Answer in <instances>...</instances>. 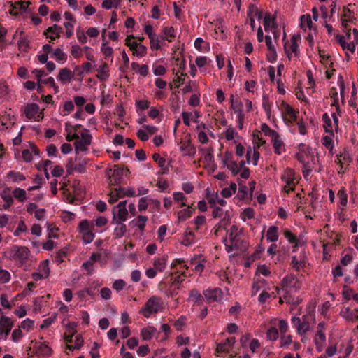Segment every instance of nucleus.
I'll return each instance as SVG.
<instances>
[{
    "instance_id": "58836bf2",
    "label": "nucleus",
    "mask_w": 358,
    "mask_h": 358,
    "mask_svg": "<svg viewBox=\"0 0 358 358\" xmlns=\"http://www.w3.org/2000/svg\"><path fill=\"white\" fill-rule=\"evenodd\" d=\"M13 194L20 201H24L26 199V191L23 189L17 187L13 190Z\"/></svg>"
},
{
    "instance_id": "f704fd0d",
    "label": "nucleus",
    "mask_w": 358,
    "mask_h": 358,
    "mask_svg": "<svg viewBox=\"0 0 358 358\" xmlns=\"http://www.w3.org/2000/svg\"><path fill=\"white\" fill-rule=\"evenodd\" d=\"M62 27L54 24L52 27H49L43 33L44 35H47L48 33H50L52 34H56L57 38H59L60 33L62 32Z\"/></svg>"
},
{
    "instance_id": "603ef678",
    "label": "nucleus",
    "mask_w": 358,
    "mask_h": 358,
    "mask_svg": "<svg viewBox=\"0 0 358 358\" xmlns=\"http://www.w3.org/2000/svg\"><path fill=\"white\" fill-rule=\"evenodd\" d=\"M226 166L231 171L234 176H236L240 172L238 164L234 160L227 164Z\"/></svg>"
},
{
    "instance_id": "f3484780",
    "label": "nucleus",
    "mask_w": 358,
    "mask_h": 358,
    "mask_svg": "<svg viewBox=\"0 0 358 358\" xmlns=\"http://www.w3.org/2000/svg\"><path fill=\"white\" fill-rule=\"evenodd\" d=\"M271 138L275 152L278 155L282 154L284 150V143L281 140L278 133L277 132Z\"/></svg>"
},
{
    "instance_id": "bb28decb",
    "label": "nucleus",
    "mask_w": 358,
    "mask_h": 358,
    "mask_svg": "<svg viewBox=\"0 0 358 358\" xmlns=\"http://www.w3.org/2000/svg\"><path fill=\"white\" fill-rule=\"evenodd\" d=\"M148 221V217L144 215H138L136 219L131 221L136 227H137L141 231H143L145 227V222Z\"/></svg>"
},
{
    "instance_id": "680f3d73",
    "label": "nucleus",
    "mask_w": 358,
    "mask_h": 358,
    "mask_svg": "<svg viewBox=\"0 0 358 358\" xmlns=\"http://www.w3.org/2000/svg\"><path fill=\"white\" fill-rule=\"evenodd\" d=\"M83 235V242L85 243V244H88V243H90L93 241L94 240V234L92 233V231H87L86 233H83L82 234Z\"/></svg>"
},
{
    "instance_id": "412c9836",
    "label": "nucleus",
    "mask_w": 358,
    "mask_h": 358,
    "mask_svg": "<svg viewBox=\"0 0 358 358\" xmlns=\"http://www.w3.org/2000/svg\"><path fill=\"white\" fill-rule=\"evenodd\" d=\"M278 227L274 225L270 227L266 233L267 240L274 243L278 241Z\"/></svg>"
},
{
    "instance_id": "1a4fd4ad",
    "label": "nucleus",
    "mask_w": 358,
    "mask_h": 358,
    "mask_svg": "<svg viewBox=\"0 0 358 358\" xmlns=\"http://www.w3.org/2000/svg\"><path fill=\"white\" fill-rule=\"evenodd\" d=\"M203 295L208 303L215 302L222 297V291L220 288L208 289L203 291Z\"/></svg>"
},
{
    "instance_id": "338daca9",
    "label": "nucleus",
    "mask_w": 358,
    "mask_h": 358,
    "mask_svg": "<svg viewBox=\"0 0 358 358\" xmlns=\"http://www.w3.org/2000/svg\"><path fill=\"white\" fill-rule=\"evenodd\" d=\"M27 230V226L23 220L19 222L18 225L15 231H14L15 236H19L20 233L24 232Z\"/></svg>"
},
{
    "instance_id": "9d476101",
    "label": "nucleus",
    "mask_w": 358,
    "mask_h": 358,
    "mask_svg": "<svg viewBox=\"0 0 358 358\" xmlns=\"http://www.w3.org/2000/svg\"><path fill=\"white\" fill-rule=\"evenodd\" d=\"M171 268L172 271H175L176 273L183 275V277H187L186 271L189 267L183 259H176L171 263Z\"/></svg>"
},
{
    "instance_id": "f03ea898",
    "label": "nucleus",
    "mask_w": 358,
    "mask_h": 358,
    "mask_svg": "<svg viewBox=\"0 0 358 358\" xmlns=\"http://www.w3.org/2000/svg\"><path fill=\"white\" fill-rule=\"evenodd\" d=\"M281 286L282 296L291 294L293 292H296L300 289V283L293 275H286L281 282Z\"/></svg>"
},
{
    "instance_id": "cd10ccee",
    "label": "nucleus",
    "mask_w": 358,
    "mask_h": 358,
    "mask_svg": "<svg viewBox=\"0 0 358 358\" xmlns=\"http://www.w3.org/2000/svg\"><path fill=\"white\" fill-rule=\"evenodd\" d=\"M92 69V64L90 62H85L83 64V65L80 66H76L75 68V71L78 72V75L79 76H83V73H87L90 72Z\"/></svg>"
},
{
    "instance_id": "a878e982",
    "label": "nucleus",
    "mask_w": 358,
    "mask_h": 358,
    "mask_svg": "<svg viewBox=\"0 0 358 358\" xmlns=\"http://www.w3.org/2000/svg\"><path fill=\"white\" fill-rule=\"evenodd\" d=\"M52 58H55L57 62L64 63L67 59V55L60 48L55 49L50 55Z\"/></svg>"
},
{
    "instance_id": "7c9ffc66",
    "label": "nucleus",
    "mask_w": 358,
    "mask_h": 358,
    "mask_svg": "<svg viewBox=\"0 0 358 358\" xmlns=\"http://www.w3.org/2000/svg\"><path fill=\"white\" fill-rule=\"evenodd\" d=\"M113 222L117 224V226L115 228V234L116 237L121 238L127 231L126 225L124 224H122V222H119L117 221Z\"/></svg>"
},
{
    "instance_id": "4c0bfd02",
    "label": "nucleus",
    "mask_w": 358,
    "mask_h": 358,
    "mask_svg": "<svg viewBox=\"0 0 358 358\" xmlns=\"http://www.w3.org/2000/svg\"><path fill=\"white\" fill-rule=\"evenodd\" d=\"M283 298L285 299L287 303L292 304L294 306H298L302 301L301 298H300L299 296L294 298L292 296V294L289 295H283Z\"/></svg>"
},
{
    "instance_id": "37998d69",
    "label": "nucleus",
    "mask_w": 358,
    "mask_h": 358,
    "mask_svg": "<svg viewBox=\"0 0 358 358\" xmlns=\"http://www.w3.org/2000/svg\"><path fill=\"white\" fill-rule=\"evenodd\" d=\"M74 109V104L72 101L69 100L64 102L62 110V115L65 116L73 111Z\"/></svg>"
},
{
    "instance_id": "473e14b6",
    "label": "nucleus",
    "mask_w": 358,
    "mask_h": 358,
    "mask_svg": "<svg viewBox=\"0 0 358 358\" xmlns=\"http://www.w3.org/2000/svg\"><path fill=\"white\" fill-rule=\"evenodd\" d=\"M156 329L152 327H148L141 330V335L144 340H150L156 331Z\"/></svg>"
},
{
    "instance_id": "5701e85b",
    "label": "nucleus",
    "mask_w": 358,
    "mask_h": 358,
    "mask_svg": "<svg viewBox=\"0 0 358 358\" xmlns=\"http://www.w3.org/2000/svg\"><path fill=\"white\" fill-rule=\"evenodd\" d=\"M248 17L255 16L258 20H261L263 17V12L258 9L256 5L250 4L247 12Z\"/></svg>"
},
{
    "instance_id": "e433bc0d",
    "label": "nucleus",
    "mask_w": 358,
    "mask_h": 358,
    "mask_svg": "<svg viewBox=\"0 0 358 358\" xmlns=\"http://www.w3.org/2000/svg\"><path fill=\"white\" fill-rule=\"evenodd\" d=\"M301 27L302 29H305L306 27H308L311 29L312 26V20L310 15H303L301 16Z\"/></svg>"
},
{
    "instance_id": "f257e3e1",
    "label": "nucleus",
    "mask_w": 358,
    "mask_h": 358,
    "mask_svg": "<svg viewBox=\"0 0 358 358\" xmlns=\"http://www.w3.org/2000/svg\"><path fill=\"white\" fill-rule=\"evenodd\" d=\"M129 173V169H124L120 167L119 165H114L113 169L108 168L106 170V173L108 176L110 180V184L113 185H117L122 182V176H127Z\"/></svg>"
},
{
    "instance_id": "393cba45",
    "label": "nucleus",
    "mask_w": 358,
    "mask_h": 358,
    "mask_svg": "<svg viewBox=\"0 0 358 358\" xmlns=\"http://www.w3.org/2000/svg\"><path fill=\"white\" fill-rule=\"evenodd\" d=\"M98 74L96 77L100 80L104 81L109 77V73L108 72V64L106 63H103L97 69Z\"/></svg>"
},
{
    "instance_id": "72a5a7b5",
    "label": "nucleus",
    "mask_w": 358,
    "mask_h": 358,
    "mask_svg": "<svg viewBox=\"0 0 358 358\" xmlns=\"http://www.w3.org/2000/svg\"><path fill=\"white\" fill-rule=\"evenodd\" d=\"M192 211L190 206H188L187 208L181 210L178 213V219L182 221L185 220L191 217Z\"/></svg>"
},
{
    "instance_id": "5fc2aeb1",
    "label": "nucleus",
    "mask_w": 358,
    "mask_h": 358,
    "mask_svg": "<svg viewBox=\"0 0 358 358\" xmlns=\"http://www.w3.org/2000/svg\"><path fill=\"white\" fill-rule=\"evenodd\" d=\"M83 48L78 45H73L71 47V55L76 59H79L82 55Z\"/></svg>"
},
{
    "instance_id": "e2e57ef3",
    "label": "nucleus",
    "mask_w": 358,
    "mask_h": 358,
    "mask_svg": "<svg viewBox=\"0 0 358 358\" xmlns=\"http://www.w3.org/2000/svg\"><path fill=\"white\" fill-rule=\"evenodd\" d=\"M262 107L264 110H269L272 107V102L269 100V98L266 94H264L262 96Z\"/></svg>"
},
{
    "instance_id": "c9c22d12",
    "label": "nucleus",
    "mask_w": 358,
    "mask_h": 358,
    "mask_svg": "<svg viewBox=\"0 0 358 358\" xmlns=\"http://www.w3.org/2000/svg\"><path fill=\"white\" fill-rule=\"evenodd\" d=\"M159 287H160V289H162L164 287H168V291L166 292L168 296L173 297L177 294L176 287H171V285H168L166 281H164V280L161 281L159 283Z\"/></svg>"
},
{
    "instance_id": "69168bd1",
    "label": "nucleus",
    "mask_w": 358,
    "mask_h": 358,
    "mask_svg": "<svg viewBox=\"0 0 358 358\" xmlns=\"http://www.w3.org/2000/svg\"><path fill=\"white\" fill-rule=\"evenodd\" d=\"M20 327L26 330H29L34 327V321L27 318L22 322Z\"/></svg>"
},
{
    "instance_id": "0e129e2a",
    "label": "nucleus",
    "mask_w": 358,
    "mask_h": 358,
    "mask_svg": "<svg viewBox=\"0 0 358 358\" xmlns=\"http://www.w3.org/2000/svg\"><path fill=\"white\" fill-rule=\"evenodd\" d=\"M153 73L155 76H163L166 73V69L162 65H153Z\"/></svg>"
},
{
    "instance_id": "7ed1b4c3",
    "label": "nucleus",
    "mask_w": 358,
    "mask_h": 358,
    "mask_svg": "<svg viewBox=\"0 0 358 358\" xmlns=\"http://www.w3.org/2000/svg\"><path fill=\"white\" fill-rule=\"evenodd\" d=\"M238 230V228L236 225H232L229 230V238L230 243L236 248H240L241 251H245L248 248V243L239 237Z\"/></svg>"
},
{
    "instance_id": "8fccbe9b",
    "label": "nucleus",
    "mask_w": 358,
    "mask_h": 358,
    "mask_svg": "<svg viewBox=\"0 0 358 358\" xmlns=\"http://www.w3.org/2000/svg\"><path fill=\"white\" fill-rule=\"evenodd\" d=\"M204 161L208 164L214 162V155L213 148H210L206 150H204Z\"/></svg>"
},
{
    "instance_id": "f8f14e48",
    "label": "nucleus",
    "mask_w": 358,
    "mask_h": 358,
    "mask_svg": "<svg viewBox=\"0 0 358 358\" xmlns=\"http://www.w3.org/2000/svg\"><path fill=\"white\" fill-rule=\"evenodd\" d=\"M168 255H164L160 257H155L153 259V266L157 271L163 272L167 265Z\"/></svg>"
},
{
    "instance_id": "423d86ee",
    "label": "nucleus",
    "mask_w": 358,
    "mask_h": 358,
    "mask_svg": "<svg viewBox=\"0 0 358 358\" xmlns=\"http://www.w3.org/2000/svg\"><path fill=\"white\" fill-rule=\"evenodd\" d=\"M13 327V322L10 318L7 316H2L0 318V339L6 340Z\"/></svg>"
},
{
    "instance_id": "b1692460",
    "label": "nucleus",
    "mask_w": 358,
    "mask_h": 358,
    "mask_svg": "<svg viewBox=\"0 0 358 358\" xmlns=\"http://www.w3.org/2000/svg\"><path fill=\"white\" fill-rule=\"evenodd\" d=\"M322 121L324 122V129L325 132L334 136L333 124L327 113L322 115Z\"/></svg>"
},
{
    "instance_id": "6e6d98bb",
    "label": "nucleus",
    "mask_w": 358,
    "mask_h": 358,
    "mask_svg": "<svg viewBox=\"0 0 358 358\" xmlns=\"http://www.w3.org/2000/svg\"><path fill=\"white\" fill-rule=\"evenodd\" d=\"M134 38V36L133 35L129 36L126 38V45L129 47L131 50L134 51L137 48L138 43L136 41H132V39Z\"/></svg>"
},
{
    "instance_id": "aec40b11",
    "label": "nucleus",
    "mask_w": 358,
    "mask_h": 358,
    "mask_svg": "<svg viewBox=\"0 0 358 358\" xmlns=\"http://www.w3.org/2000/svg\"><path fill=\"white\" fill-rule=\"evenodd\" d=\"M272 22V28L276 29L278 28L277 24L274 17H272L271 13H266L264 17V26L266 31H268L270 28V24Z\"/></svg>"
},
{
    "instance_id": "c85d7f7f",
    "label": "nucleus",
    "mask_w": 358,
    "mask_h": 358,
    "mask_svg": "<svg viewBox=\"0 0 358 358\" xmlns=\"http://www.w3.org/2000/svg\"><path fill=\"white\" fill-rule=\"evenodd\" d=\"M108 41L103 36V42L102 43L101 50L105 56V58L107 59L110 57L113 56V50L111 47L108 45Z\"/></svg>"
},
{
    "instance_id": "79ce46f5",
    "label": "nucleus",
    "mask_w": 358,
    "mask_h": 358,
    "mask_svg": "<svg viewBox=\"0 0 358 358\" xmlns=\"http://www.w3.org/2000/svg\"><path fill=\"white\" fill-rule=\"evenodd\" d=\"M81 141H83L87 145H90L92 139V135L89 133V130L83 129L80 134Z\"/></svg>"
},
{
    "instance_id": "3c124183",
    "label": "nucleus",
    "mask_w": 358,
    "mask_h": 358,
    "mask_svg": "<svg viewBox=\"0 0 358 358\" xmlns=\"http://www.w3.org/2000/svg\"><path fill=\"white\" fill-rule=\"evenodd\" d=\"M239 189L238 192V196L240 197L241 199H245L248 196V187L244 185L239 183Z\"/></svg>"
},
{
    "instance_id": "39448f33",
    "label": "nucleus",
    "mask_w": 358,
    "mask_h": 358,
    "mask_svg": "<svg viewBox=\"0 0 358 358\" xmlns=\"http://www.w3.org/2000/svg\"><path fill=\"white\" fill-rule=\"evenodd\" d=\"M292 322L296 328L299 334L303 335L310 330V324L308 320V316L303 315L302 320L298 317H292Z\"/></svg>"
},
{
    "instance_id": "6ab92c4d",
    "label": "nucleus",
    "mask_w": 358,
    "mask_h": 358,
    "mask_svg": "<svg viewBox=\"0 0 358 358\" xmlns=\"http://www.w3.org/2000/svg\"><path fill=\"white\" fill-rule=\"evenodd\" d=\"M84 341L81 335H77L73 339V344L66 345V350L73 352L74 350H79L83 345Z\"/></svg>"
},
{
    "instance_id": "ea45409f",
    "label": "nucleus",
    "mask_w": 358,
    "mask_h": 358,
    "mask_svg": "<svg viewBox=\"0 0 358 358\" xmlns=\"http://www.w3.org/2000/svg\"><path fill=\"white\" fill-rule=\"evenodd\" d=\"M79 232L80 234L86 233L87 231H91V227L90 222L87 220H82L78 225Z\"/></svg>"
},
{
    "instance_id": "bf43d9fd",
    "label": "nucleus",
    "mask_w": 358,
    "mask_h": 358,
    "mask_svg": "<svg viewBox=\"0 0 358 358\" xmlns=\"http://www.w3.org/2000/svg\"><path fill=\"white\" fill-rule=\"evenodd\" d=\"M150 103V101L148 100H138L136 101V106L137 108L144 110L149 108Z\"/></svg>"
},
{
    "instance_id": "ddd939ff",
    "label": "nucleus",
    "mask_w": 358,
    "mask_h": 358,
    "mask_svg": "<svg viewBox=\"0 0 358 358\" xmlns=\"http://www.w3.org/2000/svg\"><path fill=\"white\" fill-rule=\"evenodd\" d=\"M340 314L346 320L353 322L358 320V308L352 310L350 307H346L341 310Z\"/></svg>"
},
{
    "instance_id": "13d9d810",
    "label": "nucleus",
    "mask_w": 358,
    "mask_h": 358,
    "mask_svg": "<svg viewBox=\"0 0 358 358\" xmlns=\"http://www.w3.org/2000/svg\"><path fill=\"white\" fill-rule=\"evenodd\" d=\"M284 236L291 243L299 242L297 237L294 234H292L291 231H289V229H286L284 231Z\"/></svg>"
},
{
    "instance_id": "774afa93",
    "label": "nucleus",
    "mask_w": 358,
    "mask_h": 358,
    "mask_svg": "<svg viewBox=\"0 0 358 358\" xmlns=\"http://www.w3.org/2000/svg\"><path fill=\"white\" fill-rule=\"evenodd\" d=\"M147 48L143 45L138 43L137 48L134 50L137 56L142 57L146 54Z\"/></svg>"
},
{
    "instance_id": "864d4df0",
    "label": "nucleus",
    "mask_w": 358,
    "mask_h": 358,
    "mask_svg": "<svg viewBox=\"0 0 358 358\" xmlns=\"http://www.w3.org/2000/svg\"><path fill=\"white\" fill-rule=\"evenodd\" d=\"M261 130L266 136L272 137L277 133L275 131L271 129L266 123H263L261 125Z\"/></svg>"
},
{
    "instance_id": "de8ad7c7",
    "label": "nucleus",
    "mask_w": 358,
    "mask_h": 358,
    "mask_svg": "<svg viewBox=\"0 0 358 358\" xmlns=\"http://www.w3.org/2000/svg\"><path fill=\"white\" fill-rule=\"evenodd\" d=\"M314 341L317 346L320 343H322L326 341V335L322 329H317Z\"/></svg>"
},
{
    "instance_id": "20e7f679",
    "label": "nucleus",
    "mask_w": 358,
    "mask_h": 358,
    "mask_svg": "<svg viewBox=\"0 0 358 358\" xmlns=\"http://www.w3.org/2000/svg\"><path fill=\"white\" fill-rule=\"evenodd\" d=\"M160 308L161 299L157 296H152L146 302L142 313L145 317H149L151 314L158 312Z\"/></svg>"
},
{
    "instance_id": "c756f323",
    "label": "nucleus",
    "mask_w": 358,
    "mask_h": 358,
    "mask_svg": "<svg viewBox=\"0 0 358 358\" xmlns=\"http://www.w3.org/2000/svg\"><path fill=\"white\" fill-rule=\"evenodd\" d=\"M7 177L15 182H20L25 180V176L22 173L14 171H9L7 173Z\"/></svg>"
},
{
    "instance_id": "6e6552de",
    "label": "nucleus",
    "mask_w": 358,
    "mask_h": 358,
    "mask_svg": "<svg viewBox=\"0 0 358 358\" xmlns=\"http://www.w3.org/2000/svg\"><path fill=\"white\" fill-rule=\"evenodd\" d=\"M167 276H166L164 279V281L168 280L166 283L170 285L171 287H176L177 289L180 288V285L185 280V278L183 275L176 273L175 271H171L169 273H166Z\"/></svg>"
},
{
    "instance_id": "4be33fe9",
    "label": "nucleus",
    "mask_w": 358,
    "mask_h": 358,
    "mask_svg": "<svg viewBox=\"0 0 358 358\" xmlns=\"http://www.w3.org/2000/svg\"><path fill=\"white\" fill-rule=\"evenodd\" d=\"M195 241L196 238L194 233L192 231H189V229H187L182 241V244L185 246H189L195 243Z\"/></svg>"
},
{
    "instance_id": "2f4dec72",
    "label": "nucleus",
    "mask_w": 358,
    "mask_h": 358,
    "mask_svg": "<svg viewBox=\"0 0 358 358\" xmlns=\"http://www.w3.org/2000/svg\"><path fill=\"white\" fill-rule=\"evenodd\" d=\"M189 296L194 299V303L197 305H202L204 301L203 296L196 289H192Z\"/></svg>"
},
{
    "instance_id": "49530a36",
    "label": "nucleus",
    "mask_w": 358,
    "mask_h": 358,
    "mask_svg": "<svg viewBox=\"0 0 358 358\" xmlns=\"http://www.w3.org/2000/svg\"><path fill=\"white\" fill-rule=\"evenodd\" d=\"M1 197H2L3 200L5 201V203L3 205V208L8 209L13 203V199L12 196L10 194H6L3 193L1 195Z\"/></svg>"
},
{
    "instance_id": "a19ab883",
    "label": "nucleus",
    "mask_w": 358,
    "mask_h": 358,
    "mask_svg": "<svg viewBox=\"0 0 358 358\" xmlns=\"http://www.w3.org/2000/svg\"><path fill=\"white\" fill-rule=\"evenodd\" d=\"M292 265L295 270L299 271L301 268L305 267L306 262L304 260H298L296 256H292Z\"/></svg>"
},
{
    "instance_id": "c03bdc74",
    "label": "nucleus",
    "mask_w": 358,
    "mask_h": 358,
    "mask_svg": "<svg viewBox=\"0 0 358 358\" xmlns=\"http://www.w3.org/2000/svg\"><path fill=\"white\" fill-rule=\"evenodd\" d=\"M230 349L231 348L225 342L217 344L216 348L217 356L220 357V353H228Z\"/></svg>"
},
{
    "instance_id": "09e8293b",
    "label": "nucleus",
    "mask_w": 358,
    "mask_h": 358,
    "mask_svg": "<svg viewBox=\"0 0 358 358\" xmlns=\"http://www.w3.org/2000/svg\"><path fill=\"white\" fill-rule=\"evenodd\" d=\"M173 199L176 201H181L180 207L186 206L187 204L185 203L186 197L183 194V193L177 192L173 193Z\"/></svg>"
},
{
    "instance_id": "a18cd8bd",
    "label": "nucleus",
    "mask_w": 358,
    "mask_h": 358,
    "mask_svg": "<svg viewBox=\"0 0 358 358\" xmlns=\"http://www.w3.org/2000/svg\"><path fill=\"white\" fill-rule=\"evenodd\" d=\"M267 338L271 341H275L278 338V331L274 327H270L267 331Z\"/></svg>"
},
{
    "instance_id": "4468645a",
    "label": "nucleus",
    "mask_w": 358,
    "mask_h": 358,
    "mask_svg": "<svg viewBox=\"0 0 358 358\" xmlns=\"http://www.w3.org/2000/svg\"><path fill=\"white\" fill-rule=\"evenodd\" d=\"M34 348L36 352L43 356H50L52 354V349L45 343L36 342Z\"/></svg>"
},
{
    "instance_id": "dca6fc26",
    "label": "nucleus",
    "mask_w": 358,
    "mask_h": 358,
    "mask_svg": "<svg viewBox=\"0 0 358 358\" xmlns=\"http://www.w3.org/2000/svg\"><path fill=\"white\" fill-rule=\"evenodd\" d=\"M73 76V73L69 69L63 68L60 69L57 79L63 84H65L70 82Z\"/></svg>"
},
{
    "instance_id": "a211bd4d",
    "label": "nucleus",
    "mask_w": 358,
    "mask_h": 358,
    "mask_svg": "<svg viewBox=\"0 0 358 358\" xmlns=\"http://www.w3.org/2000/svg\"><path fill=\"white\" fill-rule=\"evenodd\" d=\"M231 101V108L234 111L236 115H240L243 113V103L240 99H234V96L233 94L230 96Z\"/></svg>"
},
{
    "instance_id": "052dcab7",
    "label": "nucleus",
    "mask_w": 358,
    "mask_h": 358,
    "mask_svg": "<svg viewBox=\"0 0 358 358\" xmlns=\"http://www.w3.org/2000/svg\"><path fill=\"white\" fill-rule=\"evenodd\" d=\"M87 145L85 143L78 139L75 142V150L77 152L79 151L85 152L87 150Z\"/></svg>"
},
{
    "instance_id": "4d7b16f0",
    "label": "nucleus",
    "mask_w": 358,
    "mask_h": 358,
    "mask_svg": "<svg viewBox=\"0 0 358 358\" xmlns=\"http://www.w3.org/2000/svg\"><path fill=\"white\" fill-rule=\"evenodd\" d=\"M10 275L8 271L0 267V282L5 283L10 280Z\"/></svg>"
},
{
    "instance_id": "2eb2a0df",
    "label": "nucleus",
    "mask_w": 358,
    "mask_h": 358,
    "mask_svg": "<svg viewBox=\"0 0 358 358\" xmlns=\"http://www.w3.org/2000/svg\"><path fill=\"white\" fill-rule=\"evenodd\" d=\"M113 222L117 221L119 222H122L127 220V209H116V208H114L113 210Z\"/></svg>"
},
{
    "instance_id": "9b49d317",
    "label": "nucleus",
    "mask_w": 358,
    "mask_h": 358,
    "mask_svg": "<svg viewBox=\"0 0 358 358\" xmlns=\"http://www.w3.org/2000/svg\"><path fill=\"white\" fill-rule=\"evenodd\" d=\"M13 257L24 262L28 258L29 250L27 247L13 245L12 248Z\"/></svg>"
},
{
    "instance_id": "0eeeda50",
    "label": "nucleus",
    "mask_w": 358,
    "mask_h": 358,
    "mask_svg": "<svg viewBox=\"0 0 358 358\" xmlns=\"http://www.w3.org/2000/svg\"><path fill=\"white\" fill-rule=\"evenodd\" d=\"M24 112L28 119L35 118L37 121H39L43 117V113L39 112L38 105L35 103L27 104Z\"/></svg>"
}]
</instances>
